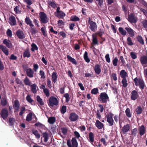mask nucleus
I'll return each instance as SVG.
<instances>
[{"mask_svg":"<svg viewBox=\"0 0 147 147\" xmlns=\"http://www.w3.org/2000/svg\"><path fill=\"white\" fill-rule=\"evenodd\" d=\"M98 100L102 103L106 104L109 101V98L106 92H101L98 98Z\"/></svg>","mask_w":147,"mask_h":147,"instance_id":"nucleus-1","label":"nucleus"},{"mask_svg":"<svg viewBox=\"0 0 147 147\" xmlns=\"http://www.w3.org/2000/svg\"><path fill=\"white\" fill-rule=\"evenodd\" d=\"M134 81L136 86L139 85V88L141 90L144 89L145 85L144 82L142 79L140 78L138 79L137 77H136L134 79Z\"/></svg>","mask_w":147,"mask_h":147,"instance_id":"nucleus-2","label":"nucleus"},{"mask_svg":"<svg viewBox=\"0 0 147 147\" xmlns=\"http://www.w3.org/2000/svg\"><path fill=\"white\" fill-rule=\"evenodd\" d=\"M59 101L57 98L54 96H51L49 99L48 105L50 107H53L54 105H57Z\"/></svg>","mask_w":147,"mask_h":147,"instance_id":"nucleus-3","label":"nucleus"},{"mask_svg":"<svg viewBox=\"0 0 147 147\" xmlns=\"http://www.w3.org/2000/svg\"><path fill=\"white\" fill-rule=\"evenodd\" d=\"M88 22L90 25L89 26L90 29L93 32H95L97 28V26L96 23L91 20L90 18H89Z\"/></svg>","mask_w":147,"mask_h":147,"instance_id":"nucleus-4","label":"nucleus"},{"mask_svg":"<svg viewBox=\"0 0 147 147\" xmlns=\"http://www.w3.org/2000/svg\"><path fill=\"white\" fill-rule=\"evenodd\" d=\"M98 106L99 107V109H98L96 112V117L97 119H100L101 118V115L100 113H102L104 109L103 106L102 105L98 104Z\"/></svg>","mask_w":147,"mask_h":147,"instance_id":"nucleus-5","label":"nucleus"},{"mask_svg":"<svg viewBox=\"0 0 147 147\" xmlns=\"http://www.w3.org/2000/svg\"><path fill=\"white\" fill-rule=\"evenodd\" d=\"M40 21L43 23H47L49 21V18L47 17V15L43 12H40L39 13Z\"/></svg>","mask_w":147,"mask_h":147,"instance_id":"nucleus-6","label":"nucleus"},{"mask_svg":"<svg viewBox=\"0 0 147 147\" xmlns=\"http://www.w3.org/2000/svg\"><path fill=\"white\" fill-rule=\"evenodd\" d=\"M113 114L110 113L107 114V121L109 123V125L111 126L113 125L114 123V120L113 118Z\"/></svg>","mask_w":147,"mask_h":147,"instance_id":"nucleus-7","label":"nucleus"},{"mask_svg":"<svg viewBox=\"0 0 147 147\" xmlns=\"http://www.w3.org/2000/svg\"><path fill=\"white\" fill-rule=\"evenodd\" d=\"M9 115L8 111L7 109H2L1 111V115L3 119L5 120L7 119Z\"/></svg>","mask_w":147,"mask_h":147,"instance_id":"nucleus-8","label":"nucleus"},{"mask_svg":"<svg viewBox=\"0 0 147 147\" xmlns=\"http://www.w3.org/2000/svg\"><path fill=\"white\" fill-rule=\"evenodd\" d=\"M55 15L60 18H62L65 16V14L62 11H60V7L57 8L56 11L55 13Z\"/></svg>","mask_w":147,"mask_h":147,"instance_id":"nucleus-9","label":"nucleus"},{"mask_svg":"<svg viewBox=\"0 0 147 147\" xmlns=\"http://www.w3.org/2000/svg\"><path fill=\"white\" fill-rule=\"evenodd\" d=\"M69 119L71 121H75L78 119L79 116L75 113H71L69 115Z\"/></svg>","mask_w":147,"mask_h":147,"instance_id":"nucleus-10","label":"nucleus"},{"mask_svg":"<svg viewBox=\"0 0 147 147\" xmlns=\"http://www.w3.org/2000/svg\"><path fill=\"white\" fill-rule=\"evenodd\" d=\"M131 94V99L132 100H135L139 97V95L138 93L136 90H133Z\"/></svg>","mask_w":147,"mask_h":147,"instance_id":"nucleus-11","label":"nucleus"},{"mask_svg":"<svg viewBox=\"0 0 147 147\" xmlns=\"http://www.w3.org/2000/svg\"><path fill=\"white\" fill-rule=\"evenodd\" d=\"M137 18L132 14L131 13L128 16V21L131 23H136L137 21Z\"/></svg>","mask_w":147,"mask_h":147,"instance_id":"nucleus-12","label":"nucleus"},{"mask_svg":"<svg viewBox=\"0 0 147 147\" xmlns=\"http://www.w3.org/2000/svg\"><path fill=\"white\" fill-rule=\"evenodd\" d=\"M20 104L18 100H16L14 102L13 107L15 111H19Z\"/></svg>","mask_w":147,"mask_h":147,"instance_id":"nucleus-13","label":"nucleus"},{"mask_svg":"<svg viewBox=\"0 0 147 147\" xmlns=\"http://www.w3.org/2000/svg\"><path fill=\"white\" fill-rule=\"evenodd\" d=\"M17 36L20 39H23L25 37L23 32L20 30H18L16 32Z\"/></svg>","mask_w":147,"mask_h":147,"instance_id":"nucleus-14","label":"nucleus"},{"mask_svg":"<svg viewBox=\"0 0 147 147\" xmlns=\"http://www.w3.org/2000/svg\"><path fill=\"white\" fill-rule=\"evenodd\" d=\"M31 88V90L34 94H35L37 92V90L38 89V87L35 84L31 85L30 86Z\"/></svg>","mask_w":147,"mask_h":147,"instance_id":"nucleus-15","label":"nucleus"},{"mask_svg":"<svg viewBox=\"0 0 147 147\" xmlns=\"http://www.w3.org/2000/svg\"><path fill=\"white\" fill-rule=\"evenodd\" d=\"M26 73L27 76L30 78H32L34 76V71L30 68L27 69Z\"/></svg>","mask_w":147,"mask_h":147,"instance_id":"nucleus-16","label":"nucleus"},{"mask_svg":"<svg viewBox=\"0 0 147 147\" xmlns=\"http://www.w3.org/2000/svg\"><path fill=\"white\" fill-rule=\"evenodd\" d=\"M0 49L3 51L4 53L6 55H9L8 49L5 46L3 45H0Z\"/></svg>","mask_w":147,"mask_h":147,"instance_id":"nucleus-17","label":"nucleus"},{"mask_svg":"<svg viewBox=\"0 0 147 147\" xmlns=\"http://www.w3.org/2000/svg\"><path fill=\"white\" fill-rule=\"evenodd\" d=\"M96 126L99 129H101L103 127V124L99 120H97L95 123Z\"/></svg>","mask_w":147,"mask_h":147,"instance_id":"nucleus-18","label":"nucleus"},{"mask_svg":"<svg viewBox=\"0 0 147 147\" xmlns=\"http://www.w3.org/2000/svg\"><path fill=\"white\" fill-rule=\"evenodd\" d=\"M130 126L129 124H127L126 125H125L122 128L121 130L124 134L129 130L130 129Z\"/></svg>","mask_w":147,"mask_h":147,"instance_id":"nucleus-19","label":"nucleus"},{"mask_svg":"<svg viewBox=\"0 0 147 147\" xmlns=\"http://www.w3.org/2000/svg\"><path fill=\"white\" fill-rule=\"evenodd\" d=\"M125 29L127 31V33L131 37H133L134 36V31L131 28L126 27Z\"/></svg>","mask_w":147,"mask_h":147,"instance_id":"nucleus-20","label":"nucleus"},{"mask_svg":"<svg viewBox=\"0 0 147 147\" xmlns=\"http://www.w3.org/2000/svg\"><path fill=\"white\" fill-rule=\"evenodd\" d=\"M3 43L8 48H10L12 46L11 41L9 40L5 39L3 41Z\"/></svg>","mask_w":147,"mask_h":147,"instance_id":"nucleus-21","label":"nucleus"},{"mask_svg":"<svg viewBox=\"0 0 147 147\" xmlns=\"http://www.w3.org/2000/svg\"><path fill=\"white\" fill-rule=\"evenodd\" d=\"M94 69L97 75H99L101 72V69L100 68V65H96Z\"/></svg>","mask_w":147,"mask_h":147,"instance_id":"nucleus-22","label":"nucleus"},{"mask_svg":"<svg viewBox=\"0 0 147 147\" xmlns=\"http://www.w3.org/2000/svg\"><path fill=\"white\" fill-rule=\"evenodd\" d=\"M72 147H78V143L76 138H73L71 140Z\"/></svg>","mask_w":147,"mask_h":147,"instance_id":"nucleus-23","label":"nucleus"},{"mask_svg":"<svg viewBox=\"0 0 147 147\" xmlns=\"http://www.w3.org/2000/svg\"><path fill=\"white\" fill-rule=\"evenodd\" d=\"M57 74L55 72H53L52 74V79L53 82H56L57 81Z\"/></svg>","mask_w":147,"mask_h":147,"instance_id":"nucleus-24","label":"nucleus"},{"mask_svg":"<svg viewBox=\"0 0 147 147\" xmlns=\"http://www.w3.org/2000/svg\"><path fill=\"white\" fill-rule=\"evenodd\" d=\"M139 134L140 136H143L145 133V128L144 125H142L139 129Z\"/></svg>","mask_w":147,"mask_h":147,"instance_id":"nucleus-25","label":"nucleus"},{"mask_svg":"<svg viewBox=\"0 0 147 147\" xmlns=\"http://www.w3.org/2000/svg\"><path fill=\"white\" fill-rule=\"evenodd\" d=\"M10 24L11 25H15L16 24V21L15 17L13 16H11L9 18Z\"/></svg>","mask_w":147,"mask_h":147,"instance_id":"nucleus-26","label":"nucleus"},{"mask_svg":"<svg viewBox=\"0 0 147 147\" xmlns=\"http://www.w3.org/2000/svg\"><path fill=\"white\" fill-rule=\"evenodd\" d=\"M25 22L28 25L31 27H33L34 25L30 19L29 17H26L25 19Z\"/></svg>","mask_w":147,"mask_h":147,"instance_id":"nucleus-27","label":"nucleus"},{"mask_svg":"<svg viewBox=\"0 0 147 147\" xmlns=\"http://www.w3.org/2000/svg\"><path fill=\"white\" fill-rule=\"evenodd\" d=\"M32 133L34 134L36 138H40V135L38 133V131L35 129H33L32 130Z\"/></svg>","mask_w":147,"mask_h":147,"instance_id":"nucleus-28","label":"nucleus"},{"mask_svg":"<svg viewBox=\"0 0 147 147\" xmlns=\"http://www.w3.org/2000/svg\"><path fill=\"white\" fill-rule=\"evenodd\" d=\"M36 100L38 102V103L40 105L42 106L44 105V103L42 101V99L40 97L38 96L36 97Z\"/></svg>","mask_w":147,"mask_h":147,"instance_id":"nucleus-29","label":"nucleus"},{"mask_svg":"<svg viewBox=\"0 0 147 147\" xmlns=\"http://www.w3.org/2000/svg\"><path fill=\"white\" fill-rule=\"evenodd\" d=\"M92 42L94 44L96 45L98 44V41L97 40V36L96 34H94L92 35Z\"/></svg>","mask_w":147,"mask_h":147,"instance_id":"nucleus-30","label":"nucleus"},{"mask_svg":"<svg viewBox=\"0 0 147 147\" xmlns=\"http://www.w3.org/2000/svg\"><path fill=\"white\" fill-rule=\"evenodd\" d=\"M56 121L55 117H51L48 119V122L50 124H53Z\"/></svg>","mask_w":147,"mask_h":147,"instance_id":"nucleus-31","label":"nucleus"},{"mask_svg":"<svg viewBox=\"0 0 147 147\" xmlns=\"http://www.w3.org/2000/svg\"><path fill=\"white\" fill-rule=\"evenodd\" d=\"M34 125L35 126L38 127L40 128L44 129H45L46 128L45 125L42 124L39 122L36 123Z\"/></svg>","mask_w":147,"mask_h":147,"instance_id":"nucleus-32","label":"nucleus"},{"mask_svg":"<svg viewBox=\"0 0 147 147\" xmlns=\"http://www.w3.org/2000/svg\"><path fill=\"white\" fill-rule=\"evenodd\" d=\"M89 141L91 143L93 142L94 141V137L93 133L90 132L89 134Z\"/></svg>","mask_w":147,"mask_h":147,"instance_id":"nucleus-33","label":"nucleus"},{"mask_svg":"<svg viewBox=\"0 0 147 147\" xmlns=\"http://www.w3.org/2000/svg\"><path fill=\"white\" fill-rule=\"evenodd\" d=\"M42 136L44 138V141L46 142L48 141L49 138V134L46 131L42 133Z\"/></svg>","mask_w":147,"mask_h":147,"instance_id":"nucleus-34","label":"nucleus"},{"mask_svg":"<svg viewBox=\"0 0 147 147\" xmlns=\"http://www.w3.org/2000/svg\"><path fill=\"white\" fill-rule=\"evenodd\" d=\"M24 82L26 85L30 86L32 84L31 82L29 79L27 77H26L24 79Z\"/></svg>","mask_w":147,"mask_h":147,"instance_id":"nucleus-35","label":"nucleus"},{"mask_svg":"<svg viewBox=\"0 0 147 147\" xmlns=\"http://www.w3.org/2000/svg\"><path fill=\"white\" fill-rule=\"evenodd\" d=\"M140 61L142 64H146L147 63V57L145 56L142 57L140 58Z\"/></svg>","mask_w":147,"mask_h":147,"instance_id":"nucleus-36","label":"nucleus"},{"mask_svg":"<svg viewBox=\"0 0 147 147\" xmlns=\"http://www.w3.org/2000/svg\"><path fill=\"white\" fill-rule=\"evenodd\" d=\"M136 111L137 115L141 114L143 110L142 108L140 106H138L136 109Z\"/></svg>","mask_w":147,"mask_h":147,"instance_id":"nucleus-37","label":"nucleus"},{"mask_svg":"<svg viewBox=\"0 0 147 147\" xmlns=\"http://www.w3.org/2000/svg\"><path fill=\"white\" fill-rule=\"evenodd\" d=\"M15 121V118L13 117L9 118V126H13Z\"/></svg>","mask_w":147,"mask_h":147,"instance_id":"nucleus-38","label":"nucleus"},{"mask_svg":"<svg viewBox=\"0 0 147 147\" xmlns=\"http://www.w3.org/2000/svg\"><path fill=\"white\" fill-rule=\"evenodd\" d=\"M67 57L68 60L69 61L71 62L72 63L74 64H76V60L74 58L71 57L69 55H67Z\"/></svg>","mask_w":147,"mask_h":147,"instance_id":"nucleus-39","label":"nucleus"},{"mask_svg":"<svg viewBox=\"0 0 147 147\" xmlns=\"http://www.w3.org/2000/svg\"><path fill=\"white\" fill-rule=\"evenodd\" d=\"M30 54L28 49H27L25 50L24 53V57L28 58L30 57Z\"/></svg>","mask_w":147,"mask_h":147,"instance_id":"nucleus-40","label":"nucleus"},{"mask_svg":"<svg viewBox=\"0 0 147 147\" xmlns=\"http://www.w3.org/2000/svg\"><path fill=\"white\" fill-rule=\"evenodd\" d=\"M20 111L19 113V115L20 116H23V114L25 113L26 108L24 107H22L20 108Z\"/></svg>","mask_w":147,"mask_h":147,"instance_id":"nucleus-41","label":"nucleus"},{"mask_svg":"<svg viewBox=\"0 0 147 147\" xmlns=\"http://www.w3.org/2000/svg\"><path fill=\"white\" fill-rule=\"evenodd\" d=\"M120 75L121 77L123 78H123H125L127 76V73L125 71V70H122L120 72Z\"/></svg>","mask_w":147,"mask_h":147,"instance_id":"nucleus-42","label":"nucleus"},{"mask_svg":"<svg viewBox=\"0 0 147 147\" xmlns=\"http://www.w3.org/2000/svg\"><path fill=\"white\" fill-rule=\"evenodd\" d=\"M7 101L5 97H3L1 101V104L2 106H5L7 104Z\"/></svg>","mask_w":147,"mask_h":147,"instance_id":"nucleus-43","label":"nucleus"},{"mask_svg":"<svg viewBox=\"0 0 147 147\" xmlns=\"http://www.w3.org/2000/svg\"><path fill=\"white\" fill-rule=\"evenodd\" d=\"M32 113H30L28 114L26 117V121H30L32 119Z\"/></svg>","mask_w":147,"mask_h":147,"instance_id":"nucleus-44","label":"nucleus"},{"mask_svg":"<svg viewBox=\"0 0 147 147\" xmlns=\"http://www.w3.org/2000/svg\"><path fill=\"white\" fill-rule=\"evenodd\" d=\"M125 113L126 116L129 118L131 117V113L130 110L129 108H127L125 111Z\"/></svg>","mask_w":147,"mask_h":147,"instance_id":"nucleus-45","label":"nucleus"},{"mask_svg":"<svg viewBox=\"0 0 147 147\" xmlns=\"http://www.w3.org/2000/svg\"><path fill=\"white\" fill-rule=\"evenodd\" d=\"M119 30L120 33L123 35H125L127 34V32L123 28L120 27L119 28Z\"/></svg>","mask_w":147,"mask_h":147,"instance_id":"nucleus-46","label":"nucleus"},{"mask_svg":"<svg viewBox=\"0 0 147 147\" xmlns=\"http://www.w3.org/2000/svg\"><path fill=\"white\" fill-rule=\"evenodd\" d=\"M67 108L66 106L63 105L61 108L60 111L61 113L64 114L66 111Z\"/></svg>","mask_w":147,"mask_h":147,"instance_id":"nucleus-47","label":"nucleus"},{"mask_svg":"<svg viewBox=\"0 0 147 147\" xmlns=\"http://www.w3.org/2000/svg\"><path fill=\"white\" fill-rule=\"evenodd\" d=\"M84 59L85 61L88 63L90 61V59L88 56V53L86 51H85L84 55Z\"/></svg>","mask_w":147,"mask_h":147,"instance_id":"nucleus-48","label":"nucleus"},{"mask_svg":"<svg viewBox=\"0 0 147 147\" xmlns=\"http://www.w3.org/2000/svg\"><path fill=\"white\" fill-rule=\"evenodd\" d=\"M121 82L123 84V86L124 88H125L127 86L128 84L127 83V81L126 78H123Z\"/></svg>","mask_w":147,"mask_h":147,"instance_id":"nucleus-49","label":"nucleus"},{"mask_svg":"<svg viewBox=\"0 0 147 147\" xmlns=\"http://www.w3.org/2000/svg\"><path fill=\"white\" fill-rule=\"evenodd\" d=\"M71 20L74 21H76L79 20L80 19L78 17L76 16H72L70 18Z\"/></svg>","mask_w":147,"mask_h":147,"instance_id":"nucleus-50","label":"nucleus"},{"mask_svg":"<svg viewBox=\"0 0 147 147\" xmlns=\"http://www.w3.org/2000/svg\"><path fill=\"white\" fill-rule=\"evenodd\" d=\"M61 132L63 133V134L64 135H67L68 129L65 127H63L61 128Z\"/></svg>","mask_w":147,"mask_h":147,"instance_id":"nucleus-51","label":"nucleus"},{"mask_svg":"<svg viewBox=\"0 0 147 147\" xmlns=\"http://www.w3.org/2000/svg\"><path fill=\"white\" fill-rule=\"evenodd\" d=\"M32 48L31 50L32 51H34L35 50H37L38 49L37 46L34 43H33L31 45Z\"/></svg>","mask_w":147,"mask_h":147,"instance_id":"nucleus-52","label":"nucleus"},{"mask_svg":"<svg viewBox=\"0 0 147 147\" xmlns=\"http://www.w3.org/2000/svg\"><path fill=\"white\" fill-rule=\"evenodd\" d=\"M98 92V90L97 88H95L91 91V93L92 94H96Z\"/></svg>","mask_w":147,"mask_h":147,"instance_id":"nucleus-53","label":"nucleus"},{"mask_svg":"<svg viewBox=\"0 0 147 147\" xmlns=\"http://www.w3.org/2000/svg\"><path fill=\"white\" fill-rule=\"evenodd\" d=\"M64 97L65 98V101L68 102L70 100V97L68 93H65L64 95Z\"/></svg>","mask_w":147,"mask_h":147,"instance_id":"nucleus-54","label":"nucleus"},{"mask_svg":"<svg viewBox=\"0 0 147 147\" xmlns=\"http://www.w3.org/2000/svg\"><path fill=\"white\" fill-rule=\"evenodd\" d=\"M137 39L138 41H139L143 45L144 44V41L141 36H138L137 37Z\"/></svg>","mask_w":147,"mask_h":147,"instance_id":"nucleus-55","label":"nucleus"},{"mask_svg":"<svg viewBox=\"0 0 147 147\" xmlns=\"http://www.w3.org/2000/svg\"><path fill=\"white\" fill-rule=\"evenodd\" d=\"M130 56L133 59H135L137 58V56L136 53L134 52H131L130 53Z\"/></svg>","mask_w":147,"mask_h":147,"instance_id":"nucleus-56","label":"nucleus"},{"mask_svg":"<svg viewBox=\"0 0 147 147\" xmlns=\"http://www.w3.org/2000/svg\"><path fill=\"white\" fill-rule=\"evenodd\" d=\"M14 11L16 13H19L21 12V11L20 9V7L18 6H16L14 9Z\"/></svg>","mask_w":147,"mask_h":147,"instance_id":"nucleus-57","label":"nucleus"},{"mask_svg":"<svg viewBox=\"0 0 147 147\" xmlns=\"http://www.w3.org/2000/svg\"><path fill=\"white\" fill-rule=\"evenodd\" d=\"M127 43L128 45H133L131 39L130 37H128L127 38Z\"/></svg>","mask_w":147,"mask_h":147,"instance_id":"nucleus-58","label":"nucleus"},{"mask_svg":"<svg viewBox=\"0 0 147 147\" xmlns=\"http://www.w3.org/2000/svg\"><path fill=\"white\" fill-rule=\"evenodd\" d=\"M43 92L47 97H48L49 96V92L47 88H46L44 89V90H43Z\"/></svg>","mask_w":147,"mask_h":147,"instance_id":"nucleus-59","label":"nucleus"},{"mask_svg":"<svg viewBox=\"0 0 147 147\" xmlns=\"http://www.w3.org/2000/svg\"><path fill=\"white\" fill-rule=\"evenodd\" d=\"M137 132V129L136 128H135L132 130L131 131V134L134 136H136V134Z\"/></svg>","mask_w":147,"mask_h":147,"instance_id":"nucleus-60","label":"nucleus"},{"mask_svg":"<svg viewBox=\"0 0 147 147\" xmlns=\"http://www.w3.org/2000/svg\"><path fill=\"white\" fill-rule=\"evenodd\" d=\"M26 99L29 102L31 103L33 101V100L31 98L29 94H28L26 96Z\"/></svg>","mask_w":147,"mask_h":147,"instance_id":"nucleus-61","label":"nucleus"},{"mask_svg":"<svg viewBox=\"0 0 147 147\" xmlns=\"http://www.w3.org/2000/svg\"><path fill=\"white\" fill-rule=\"evenodd\" d=\"M49 5L51 6L52 7L55 8L57 7L56 5L53 2H49Z\"/></svg>","mask_w":147,"mask_h":147,"instance_id":"nucleus-62","label":"nucleus"},{"mask_svg":"<svg viewBox=\"0 0 147 147\" xmlns=\"http://www.w3.org/2000/svg\"><path fill=\"white\" fill-rule=\"evenodd\" d=\"M30 32L32 34H35L37 32V31L34 28H31L30 29Z\"/></svg>","mask_w":147,"mask_h":147,"instance_id":"nucleus-63","label":"nucleus"},{"mask_svg":"<svg viewBox=\"0 0 147 147\" xmlns=\"http://www.w3.org/2000/svg\"><path fill=\"white\" fill-rule=\"evenodd\" d=\"M15 81L17 84H20V85L23 84L22 81L18 78H17L16 79Z\"/></svg>","mask_w":147,"mask_h":147,"instance_id":"nucleus-64","label":"nucleus"}]
</instances>
